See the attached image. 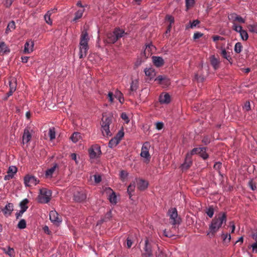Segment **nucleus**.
<instances>
[{"instance_id": "obj_1", "label": "nucleus", "mask_w": 257, "mask_h": 257, "mask_svg": "<svg viewBox=\"0 0 257 257\" xmlns=\"http://www.w3.org/2000/svg\"><path fill=\"white\" fill-rule=\"evenodd\" d=\"M226 220L227 216L225 212H220L216 215L209 224V231L207 232V235L210 237L214 236L222 225L226 223Z\"/></svg>"}, {"instance_id": "obj_2", "label": "nucleus", "mask_w": 257, "mask_h": 257, "mask_svg": "<svg viewBox=\"0 0 257 257\" xmlns=\"http://www.w3.org/2000/svg\"><path fill=\"white\" fill-rule=\"evenodd\" d=\"M228 19L232 23L233 25L232 28L235 31H237V29H240L241 26L238 25V24L245 23V20L240 16L238 15L235 13L229 14Z\"/></svg>"}, {"instance_id": "obj_3", "label": "nucleus", "mask_w": 257, "mask_h": 257, "mask_svg": "<svg viewBox=\"0 0 257 257\" xmlns=\"http://www.w3.org/2000/svg\"><path fill=\"white\" fill-rule=\"evenodd\" d=\"M52 197L51 190L42 188L40 189L39 194L38 196V201L41 203H47L50 201Z\"/></svg>"}, {"instance_id": "obj_4", "label": "nucleus", "mask_w": 257, "mask_h": 257, "mask_svg": "<svg viewBox=\"0 0 257 257\" xmlns=\"http://www.w3.org/2000/svg\"><path fill=\"white\" fill-rule=\"evenodd\" d=\"M168 214L169 216L170 223L173 225V228L176 230V225H179L181 222V218L178 215L177 210H169Z\"/></svg>"}, {"instance_id": "obj_5", "label": "nucleus", "mask_w": 257, "mask_h": 257, "mask_svg": "<svg viewBox=\"0 0 257 257\" xmlns=\"http://www.w3.org/2000/svg\"><path fill=\"white\" fill-rule=\"evenodd\" d=\"M111 118L109 117H106L104 120L102 119V133L104 136H111V133L109 131V125L111 123Z\"/></svg>"}, {"instance_id": "obj_6", "label": "nucleus", "mask_w": 257, "mask_h": 257, "mask_svg": "<svg viewBox=\"0 0 257 257\" xmlns=\"http://www.w3.org/2000/svg\"><path fill=\"white\" fill-rule=\"evenodd\" d=\"M144 251L142 253L143 257H152L153 256L152 244L148 238L145 240Z\"/></svg>"}, {"instance_id": "obj_7", "label": "nucleus", "mask_w": 257, "mask_h": 257, "mask_svg": "<svg viewBox=\"0 0 257 257\" xmlns=\"http://www.w3.org/2000/svg\"><path fill=\"white\" fill-rule=\"evenodd\" d=\"M89 157L91 159H96L100 157L101 154L100 147L98 145H92L88 149Z\"/></svg>"}, {"instance_id": "obj_8", "label": "nucleus", "mask_w": 257, "mask_h": 257, "mask_svg": "<svg viewBox=\"0 0 257 257\" xmlns=\"http://www.w3.org/2000/svg\"><path fill=\"white\" fill-rule=\"evenodd\" d=\"M50 220L54 224L59 225L62 222V217L56 210H52L49 213Z\"/></svg>"}, {"instance_id": "obj_9", "label": "nucleus", "mask_w": 257, "mask_h": 257, "mask_svg": "<svg viewBox=\"0 0 257 257\" xmlns=\"http://www.w3.org/2000/svg\"><path fill=\"white\" fill-rule=\"evenodd\" d=\"M86 197L85 191L80 189L75 192L74 194V200L76 202H82L86 199Z\"/></svg>"}, {"instance_id": "obj_10", "label": "nucleus", "mask_w": 257, "mask_h": 257, "mask_svg": "<svg viewBox=\"0 0 257 257\" xmlns=\"http://www.w3.org/2000/svg\"><path fill=\"white\" fill-rule=\"evenodd\" d=\"M39 182V180L34 176L27 175L24 178V183L27 186H35Z\"/></svg>"}, {"instance_id": "obj_11", "label": "nucleus", "mask_w": 257, "mask_h": 257, "mask_svg": "<svg viewBox=\"0 0 257 257\" xmlns=\"http://www.w3.org/2000/svg\"><path fill=\"white\" fill-rule=\"evenodd\" d=\"M150 148V144L149 142H145L142 147L141 153V156L143 158H145L148 160H150L151 158V156L149 154V149Z\"/></svg>"}, {"instance_id": "obj_12", "label": "nucleus", "mask_w": 257, "mask_h": 257, "mask_svg": "<svg viewBox=\"0 0 257 257\" xmlns=\"http://www.w3.org/2000/svg\"><path fill=\"white\" fill-rule=\"evenodd\" d=\"M192 165V159L190 154H186L184 163L181 166L182 171L187 170Z\"/></svg>"}, {"instance_id": "obj_13", "label": "nucleus", "mask_w": 257, "mask_h": 257, "mask_svg": "<svg viewBox=\"0 0 257 257\" xmlns=\"http://www.w3.org/2000/svg\"><path fill=\"white\" fill-rule=\"evenodd\" d=\"M89 39L87 32L85 31H83L80 36L79 46H88V42Z\"/></svg>"}, {"instance_id": "obj_14", "label": "nucleus", "mask_w": 257, "mask_h": 257, "mask_svg": "<svg viewBox=\"0 0 257 257\" xmlns=\"http://www.w3.org/2000/svg\"><path fill=\"white\" fill-rule=\"evenodd\" d=\"M136 183L137 188L141 191L145 190L148 186V182L142 179H136Z\"/></svg>"}, {"instance_id": "obj_15", "label": "nucleus", "mask_w": 257, "mask_h": 257, "mask_svg": "<svg viewBox=\"0 0 257 257\" xmlns=\"http://www.w3.org/2000/svg\"><path fill=\"white\" fill-rule=\"evenodd\" d=\"M34 42L31 40H28L24 45V53L29 54L33 51Z\"/></svg>"}, {"instance_id": "obj_16", "label": "nucleus", "mask_w": 257, "mask_h": 257, "mask_svg": "<svg viewBox=\"0 0 257 257\" xmlns=\"http://www.w3.org/2000/svg\"><path fill=\"white\" fill-rule=\"evenodd\" d=\"M158 81L160 84H164L165 85H168L170 84V80L165 75H159L155 80Z\"/></svg>"}, {"instance_id": "obj_17", "label": "nucleus", "mask_w": 257, "mask_h": 257, "mask_svg": "<svg viewBox=\"0 0 257 257\" xmlns=\"http://www.w3.org/2000/svg\"><path fill=\"white\" fill-rule=\"evenodd\" d=\"M114 31L111 33H109L106 35V38L105 40L106 43L108 44H114L117 41Z\"/></svg>"}, {"instance_id": "obj_18", "label": "nucleus", "mask_w": 257, "mask_h": 257, "mask_svg": "<svg viewBox=\"0 0 257 257\" xmlns=\"http://www.w3.org/2000/svg\"><path fill=\"white\" fill-rule=\"evenodd\" d=\"M58 169V165L56 163H54L53 164V166L47 169L45 173V176L47 178H51L54 172Z\"/></svg>"}, {"instance_id": "obj_19", "label": "nucleus", "mask_w": 257, "mask_h": 257, "mask_svg": "<svg viewBox=\"0 0 257 257\" xmlns=\"http://www.w3.org/2000/svg\"><path fill=\"white\" fill-rule=\"evenodd\" d=\"M57 11L56 9H54L51 10H50L47 12V13L44 16V19L47 24L50 25H52V21L51 19V16L52 13H56Z\"/></svg>"}, {"instance_id": "obj_20", "label": "nucleus", "mask_w": 257, "mask_h": 257, "mask_svg": "<svg viewBox=\"0 0 257 257\" xmlns=\"http://www.w3.org/2000/svg\"><path fill=\"white\" fill-rule=\"evenodd\" d=\"M152 60L154 64L157 67H161L164 64L163 59L159 56H153Z\"/></svg>"}, {"instance_id": "obj_21", "label": "nucleus", "mask_w": 257, "mask_h": 257, "mask_svg": "<svg viewBox=\"0 0 257 257\" xmlns=\"http://www.w3.org/2000/svg\"><path fill=\"white\" fill-rule=\"evenodd\" d=\"M171 98L170 95L167 93H162L159 97V101L161 103H169L170 102Z\"/></svg>"}, {"instance_id": "obj_22", "label": "nucleus", "mask_w": 257, "mask_h": 257, "mask_svg": "<svg viewBox=\"0 0 257 257\" xmlns=\"http://www.w3.org/2000/svg\"><path fill=\"white\" fill-rule=\"evenodd\" d=\"M114 32L115 35L117 40H119L121 38L123 37L127 33L124 32L123 29H121L119 28H116L114 29Z\"/></svg>"}, {"instance_id": "obj_23", "label": "nucleus", "mask_w": 257, "mask_h": 257, "mask_svg": "<svg viewBox=\"0 0 257 257\" xmlns=\"http://www.w3.org/2000/svg\"><path fill=\"white\" fill-rule=\"evenodd\" d=\"M112 217V213L111 210L108 211L105 215L103 218H101L97 222V225H101L104 222H106L109 220Z\"/></svg>"}, {"instance_id": "obj_24", "label": "nucleus", "mask_w": 257, "mask_h": 257, "mask_svg": "<svg viewBox=\"0 0 257 257\" xmlns=\"http://www.w3.org/2000/svg\"><path fill=\"white\" fill-rule=\"evenodd\" d=\"M32 135L28 129L24 130V134L23 136V144L28 143L31 140Z\"/></svg>"}, {"instance_id": "obj_25", "label": "nucleus", "mask_w": 257, "mask_h": 257, "mask_svg": "<svg viewBox=\"0 0 257 257\" xmlns=\"http://www.w3.org/2000/svg\"><path fill=\"white\" fill-rule=\"evenodd\" d=\"M146 76H148L150 79H152L156 75L155 69L152 67L146 68L144 70Z\"/></svg>"}, {"instance_id": "obj_26", "label": "nucleus", "mask_w": 257, "mask_h": 257, "mask_svg": "<svg viewBox=\"0 0 257 257\" xmlns=\"http://www.w3.org/2000/svg\"><path fill=\"white\" fill-rule=\"evenodd\" d=\"M88 50V46H79V58L82 59L86 57Z\"/></svg>"}, {"instance_id": "obj_27", "label": "nucleus", "mask_w": 257, "mask_h": 257, "mask_svg": "<svg viewBox=\"0 0 257 257\" xmlns=\"http://www.w3.org/2000/svg\"><path fill=\"white\" fill-rule=\"evenodd\" d=\"M84 8H81L80 9H79L75 13V17L74 19L72 20V22H76L78 20L80 19L83 15V14L84 12Z\"/></svg>"}, {"instance_id": "obj_28", "label": "nucleus", "mask_w": 257, "mask_h": 257, "mask_svg": "<svg viewBox=\"0 0 257 257\" xmlns=\"http://www.w3.org/2000/svg\"><path fill=\"white\" fill-rule=\"evenodd\" d=\"M236 32L239 33L240 36L242 40L246 41L248 39V34L245 30L242 29V28L241 26H240V29H237V31H236Z\"/></svg>"}, {"instance_id": "obj_29", "label": "nucleus", "mask_w": 257, "mask_h": 257, "mask_svg": "<svg viewBox=\"0 0 257 257\" xmlns=\"http://www.w3.org/2000/svg\"><path fill=\"white\" fill-rule=\"evenodd\" d=\"M2 249L4 253L8 254L10 257H15V252L13 248H11L10 246H8V248H2Z\"/></svg>"}, {"instance_id": "obj_30", "label": "nucleus", "mask_w": 257, "mask_h": 257, "mask_svg": "<svg viewBox=\"0 0 257 257\" xmlns=\"http://www.w3.org/2000/svg\"><path fill=\"white\" fill-rule=\"evenodd\" d=\"M70 139L73 143H76L82 139V136L80 133L74 132L71 136Z\"/></svg>"}, {"instance_id": "obj_31", "label": "nucleus", "mask_w": 257, "mask_h": 257, "mask_svg": "<svg viewBox=\"0 0 257 257\" xmlns=\"http://www.w3.org/2000/svg\"><path fill=\"white\" fill-rule=\"evenodd\" d=\"M210 63L211 65L213 66L215 70L218 69L219 67V61L214 55H212L210 57Z\"/></svg>"}, {"instance_id": "obj_32", "label": "nucleus", "mask_w": 257, "mask_h": 257, "mask_svg": "<svg viewBox=\"0 0 257 257\" xmlns=\"http://www.w3.org/2000/svg\"><path fill=\"white\" fill-rule=\"evenodd\" d=\"M16 28L15 22L14 21H11L8 25L5 33L8 34L10 32L15 30Z\"/></svg>"}, {"instance_id": "obj_33", "label": "nucleus", "mask_w": 257, "mask_h": 257, "mask_svg": "<svg viewBox=\"0 0 257 257\" xmlns=\"http://www.w3.org/2000/svg\"><path fill=\"white\" fill-rule=\"evenodd\" d=\"M221 55L224 58L228 60L230 63H231V60L232 59L229 52H227L225 49H223L221 50Z\"/></svg>"}, {"instance_id": "obj_34", "label": "nucleus", "mask_w": 257, "mask_h": 257, "mask_svg": "<svg viewBox=\"0 0 257 257\" xmlns=\"http://www.w3.org/2000/svg\"><path fill=\"white\" fill-rule=\"evenodd\" d=\"M10 50L7 46L6 44L4 42H2L0 43V53H2L3 54L7 53V52H9Z\"/></svg>"}, {"instance_id": "obj_35", "label": "nucleus", "mask_w": 257, "mask_h": 257, "mask_svg": "<svg viewBox=\"0 0 257 257\" xmlns=\"http://www.w3.org/2000/svg\"><path fill=\"white\" fill-rule=\"evenodd\" d=\"M109 191L111 192V194L109 195V201L111 203L115 204L116 202V196L114 192L112 191V189L110 188L108 189Z\"/></svg>"}, {"instance_id": "obj_36", "label": "nucleus", "mask_w": 257, "mask_h": 257, "mask_svg": "<svg viewBox=\"0 0 257 257\" xmlns=\"http://www.w3.org/2000/svg\"><path fill=\"white\" fill-rule=\"evenodd\" d=\"M114 96L118 99L121 103L123 102L124 98L123 97V94L120 91L118 90L116 91L115 92Z\"/></svg>"}, {"instance_id": "obj_37", "label": "nucleus", "mask_w": 257, "mask_h": 257, "mask_svg": "<svg viewBox=\"0 0 257 257\" xmlns=\"http://www.w3.org/2000/svg\"><path fill=\"white\" fill-rule=\"evenodd\" d=\"M156 257H168L167 254L158 246V250L155 252Z\"/></svg>"}, {"instance_id": "obj_38", "label": "nucleus", "mask_w": 257, "mask_h": 257, "mask_svg": "<svg viewBox=\"0 0 257 257\" xmlns=\"http://www.w3.org/2000/svg\"><path fill=\"white\" fill-rule=\"evenodd\" d=\"M201 149L202 150V151H200L199 154L200 156L202 157L204 160L207 159L208 158V155L206 152V148H201Z\"/></svg>"}, {"instance_id": "obj_39", "label": "nucleus", "mask_w": 257, "mask_h": 257, "mask_svg": "<svg viewBox=\"0 0 257 257\" xmlns=\"http://www.w3.org/2000/svg\"><path fill=\"white\" fill-rule=\"evenodd\" d=\"M221 238L224 242H229L231 239V236L229 234L222 233L221 235Z\"/></svg>"}, {"instance_id": "obj_40", "label": "nucleus", "mask_w": 257, "mask_h": 257, "mask_svg": "<svg viewBox=\"0 0 257 257\" xmlns=\"http://www.w3.org/2000/svg\"><path fill=\"white\" fill-rule=\"evenodd\" d=\"M119 142L117 140V139H115L114 137L111 139V140L109 141L108 146L110 148H113L114 147H115Z\"/></svg>"}, {"instance_id": "obj_41", "label": "nucleus", "mask_w": 257, "mask_h": 257, "mask_svg": "<svg viewBox=\"0 0 257 257\" xmlns=\"http://www.w3.org/2000/svg\"><path fill=\"white\" fill-rule=\"evenodd\" d=\"M138 84L137 81H133L131 83V87H130V93L131 94V92L136 91L137 90V89H138Z\"/></svg>"}, {"instance_id": "obj_42", "label": "nucleus", "mask_w": 257, "mask_h": 257, "mask_svg": "<svg viewBox=\"0 0 257 257\" xmlns=\"http://www.w3.org/2000/svg\"><path fill=\"white\" fill-rule=\"evenodd\" d=\"M29 203V200L27 199H24L20 203V206L21 209H28V206H27Z\"/></svg>"}, {"instance_id": "obj_43", "label": "nucleus", "mask_w": 257, "mask_h": 257, "mask_svg": "<svg viewBox=\"0 0 257 257\" xmlns=\"http://www.w3.org/2000/svg\"><path fill=\"white\" fill-rule=\"evenodd\" d=\"M242 46L240 42H237L234 46V51L236 53H240L242 51Z\"/></svg>"}, {"instance_id": "obj_44", "label": "nucleus", "mask_w": 257, "mask_h": 257, "mask_svg": "<svg viewBox=\"0 0 257 257\" xmlns=\"http://www.w3.org/2000/svg\"><path fill=\"white\" fill-rule=\"evenodd\" d=\"M48 134L50 140L52 141L55 138V131L54 127L49 129Z\"/></svg>"}, {"instance_id": "obj_45", "label": "nucleus", "mask_w": 257, "mask_h": 257, "mask_svg": "<svg viewBox=\"0 0 257 257\" xmlns=\"http://www.w3.org/2000/svg\"><path fill=\"white\" fill-rule=\"evenodd\" d=\"M135 188V183H131L127 187V192L130 195V198H131L132 196V192H134Z\"/></svg>"}, {"instance_id": "obj_46", "label": "nucleus", "mask_w": 257, "mask_h": 257, "mask_svg": "<svg viewBox=\"0 0 257 257\" xmlns=\"http://www.w3.org/2000/svg\"><path fill=\"white\" fill-rule=\"evenodd\" d=\"M18 227L19 229H24L26 227V222L25 219H21L18 224Z\"/></svg>"}, {"instance_id": "obj_47", "label": "nucleus", "mask_w": 257, "mask_h": 257, "mask_svg": "<svg viewBox=\"0 0 257 257\" xmlns=\"http://www.w3.org/2000/svg\"><path fill=\"white\" fill-rule=\"evenodd\" d=\"M248 186L253 191L256 190L257 189V185L252 180H251L249 181Z\"/></svg>"}, {"instance_id": "obj_48", "label": "nucleus", "mask_w": 257, "mask_h": 257, "mask_svg": "<svg viewBox=\"0 0 257 257\" xmlns=\"http://www.w3.org/2000/svg\"><path fill=\"white\" fill-rule=\"evenodd\" d=\"M202 150L201 149V148H194L190 153H188L187 154H190L191 157H192V156L194 154H199V153L200 151H201Z\"/></svg>"}, {"instance_id": "obj_49", "label": "nucleus", "mask_w": 257, "mask_h": 257, "mask_svg": "<svg viewBox=\"0 0 257 257\" xmlns=\"http://www.w3.org/2000/svg\"><path fill=\"white\" fill-rule=\"evenodd\" d=\"M17 169L16 167H15L14 166H11L9 168L8 171V174H10L13 175V176L14 174H15L17 172Z\"/></svg>"}, {"instance_id": "obj_50", "label": "nucleus", "mask_w": 257, "mask_h": 257, "mask_svg": "<svg viewBox=\"0 0 257 257\" xmlns=\"http://www.w3.org/2000/svg\"><path fill=\"white\" fill-rule=\"evenodd\" d=\"M165 20L169 22L170 24L173 25L174 23V18L171 15H167L165 17Z\"/></svg>"}, {"instance_id": "obj_51", "label": "nucleus", "mask_w": 257, "mask_h": 257, "mask_svg": "<svg viewBox=\"0 0 257 257\" xmlns=\"http://www.w3.org/2000/svg\"><path fill=\"white\" fill-rule=\"evenodd\" d=\"M124 136V133L122 131H119L116 134V136L114 137L115 139H117L119 142L122 139L123 137Z\"/></svg>"}, {"instance_id": "obj_52", "label": "nucleus", "mask_w": 257, "mask_h": 257, "mask_svg": "<svg viewBox=\"0 0 257 257\" xmlns=\"http://www.w3.org/2000/svg\"><path fill=\"white\" fill-rule=\"evenodd\" d=\"M186 1V7L187 9H189L192 7L194 4V0H185Z\"/></svg>"}, {"instance_id": "obj_53", "label": "nucleus", "mask_w": 257, "mask_h": 257, "mask_svg": "<svg viewBox=\"0 0 257 257\" xmlns=\"http://www.w3.org/2000/svg\"><path fill=\"white\" fill-rule=\"evenodd\" d=\"M10 83V90L13 92H15L16 90V82H12V81L9 82Z\"/></svg>"}, {"instance_id": "obj_54", "label": "nucleus", "mask_w": 257, "mask_h": 257, "mask_svg": "<svg viewBox=\"0 0 257 257\" xmlns=\"http://www.w3.org/2000/svg\"><path fill=\"white\" fill-rule=\"evenodd\" d=\"M195 79L198 82H202L204 80L205 77L204 76L199 75V74L197 73L195 75Z\"/></svg>"}, {"instance_id": "obj_55", "label": "nucleus", "mask_w": 257, "mask_h": 257, "mask_svg": "<svg viewBox=\"0 0 257 257\" xmlns=\"http://www.w3.org/2000/svg\"><path fill=\"white\" fill-rule=\"evenodd\" d=\"M202 142L204 145H207L210 142V138L209 136H205L203 137Z\"/></svg>"}, {"instance_id": "obj_56", "label": "nucleus", "mask_w": 257, "mask_h": 257, "mask_svg": "<svg viewBox=\"0 0 257 257\" xmlns=\"http://www.w3.org/2000/svg\"><path fill=\"white\" fill-rule=\"evenodd\" d=\"M164 235L168 237H172L174 236V235L171 232H170L169 230H168L167 229H165L164 230Z\"/></svg>"}, {"instance_id": "obj_57", "label": "nucleus", "mask_w": 257, "mask_h": 257, "mask_svg": "<svg viewBox=\"0 0 257 257\" xmlns=\"http://www.w3.org/2000/svg\"><path fill=\"white\" fill-rule=\"evenodd\" d=\"M121 118L125 121V123H127L129 121H130V120L128 119V117L126 114V113L125 112H122L121 114Z\"/></svg>"}, {"instance_id": "obj_58", "label": "nucleus", "mask_w": 257, "mask_h": 257, "mask_svg": "<svg viewBox=\"0 0 257 257\" xmlns=\"http://www.w3.org/2000/svg\"><path fill=\"white\" fill-rule=\"evenodd\" d=\"M203 34L201 33V32H196L194 34L193 39L194 40L198 39L201 38L202 36H203Z\"/></svg>"}, {"instance_id": "obj_59", "label": "nucleus", "mask_w": 257, "mask_h": 257, "mask_svg": "<svg viewBox=\"0 0 257 257\" xmlns=\"http://www.w3.org/2000/svg\"><path fill=\"white\" fill-rule=\"evenodd\" d=\"M200 23V21L198 20H194L191 23V25H190V27L191 28V29H193L194 28H195V27L197 26V25H198Z\"/></svg>"}, {"instance_id": "obj_60", "label": "nucleus", "mask_w": 257, "mask_h": 257, "mask_svg": "<svg viewBox=\"0 0 257 257\" xmlns=\"http://www.w3.org/2000/svg\"><path fill=\"white\" fill-rule=\"evenodd\" d=\"M164 126V123L162 122H158L156 123V127L158 130H161Z\"/></svg>"}, {"instance_id": "obj_61", "label": "nucleus", "mask_w": 257, "mask_h": 257, "mask_svg": "<svg viewBox=\"0 0 257 257\" xmlns=\"http://www.w3.org/2000/svg\"><path fill=\"white\" fill-rule=\"evenodd\" d=\"M95 182L96 183H98L101 181V177L100 176L98 175H94L93 176Z\"/></svg>"}, {"instance_id": "obj_62", "label": "nucleus", "mask_w": 257, "mask_h": 257, "mask_svg": "<svg viewBox=\"0 0 257 257\" xmlns=\"http://www.w3.org/2000/svg\"><path fill=\"white\" fill-rule=\"evenodd\" d=\"M244 108L245 109L246 111H248L251 109L249 101H246V102L244 104Z\"/></svg>"}, {"instance_id": "obj_63", "label": "nucleus", "mask_w": 257, "mask_h": 257, "mask_svg": "<svg viewBox=\"0 0 257 257\" xmlns=\"http://www.w3.org/2000/svg\"><path fill=\"white\" fill-rule=\"evenodd\" d=\"M27 210H20V211L16 213V218L18 219L20 217H21L22 214L26 211Z\"/></svg>"}, {"instance_id": "obj_64", "label": "nucleus", "mask_w": 257, "mask_h": 257, "mask_svg": "<svg viewBox=\"0 0 257 257\" xmlns=\"http://www.w3.org/2000/svg\"><path fill=\"white\" fill-rule=\"evenodd\" d=\"M43 231L45 233H46L47 234H50L51 233V231L49 230V227L47 225H45L43 228Z\"/></svg>"}]
</instances>
